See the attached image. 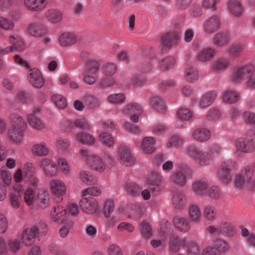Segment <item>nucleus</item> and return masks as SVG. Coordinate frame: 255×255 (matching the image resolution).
Segmentation results:
<instances>
[{"label":"nucleus","instance_id":"nucleus-1","mask_svg":"<svg viewBox=\"0 0 255 255\" xmlns=\"http://www.w3.org/2000/svg\"><path fill=\"white\" fill-rule=\"evenodd\" d=\"M10 127L8 135L9 139L16 143H20L23 139L24 132L26 128V123L18 114H12L9 116Z\"/></svg>","mask_w":255,"mask_h":255},{"label":"nucleus","instance_id":"nucleus-2","mask_svg":"<svg viewBox=\"0 0 255 255\" xmlns=\"http://www.w3.org/2000/svg\"><path fill=\"white\" fill-rule=\"evenodd\" d=\"M81 158L83 160L87 166L95 171L103 173L106 170L107 165L105 158L99 155L91 153L90 151L81 149L79 151Z\"/></svg>","mask_w":255,"mask_h":255},{"label":"nucleus","instance_id":"nucleus-3","mask_svg":"<svg viewBox=\"0 0 255 255\" xmlns=\"http://www.w3.org/2000/svg\"><path fill=\"white\" fill-rule=\"evenodd\" d=\"M187 153L199 167H206L210 165L213 162L212 156L208 151L200 150L194 145L187 147Z\"/></svg>","mask_w":255,"mask_h":255},{"label":"nucleus","instance_id":"nucleus-4","mask_svg":"<svg viewBox=\"0 0 255 255\" xmlns=\"http://www.w3.org/2000/svg\"><path fill=\"white\" fill-rule=\"evenodd\" d=\"M48 231L47 226L43 222H37L31 228H28L23 232L21 240L26 246H29L32 244V240L37 235H43Z\"/></svg>","mask_w":255,"mask_h":255},{"label":"nucleus","instance_id":"nucleus-5","mask_svg":"<svg viewBox=\"0 0 255 255\" xmlns=\"http://www.w3.org/2000/svg\"><path fill=\"white\" fill-rule=\"evenodd\" d=\"M235 184L241 187L244 185L253 188L255 187V177L250 167L246 166L238 173L235 177Z\"/></svg>","mask_w":255,"mask_h":255},{"label":"nucleus","instance_id":"nucleus-6","mask_svg":"<svg viewBox=\"0 0 255 255\" xmlns=\"http://www.w3.org/2000/svg\"><path fill=\"white\" fill-rule=\"evenodd\" d=\"M48 186L50 191L56 200V202H61L63 200V197L68 192L65 182L61 179L54 178L49 181Z\"/></svg>","mask_w":255,"mask_h":255},{"label":"nucleus","instance_id":"nucleus-7","mask_svg":"<svg viewBox=\"0 0 255 255\" xmlns=\"http://www.w3.org/2000/svg\"><path fill=\"white\" fill-rule=\"evenodd\" d=\"M191 172L190 166L186 164L179 165V170L172 172L170 175V181L178 185L184 186L187 183V178Z\"/></svg>","mask_w":255,"mask_h":255},{"label":"nucleus","instance_id":"nucleus-8","mask_svg":"<svg viewBox=\"0 0 255 255\" xmlns=\"http://www.w3.org/2000/svg\"><path fill=\"white\" fill-rule=\"evenodd\" d=\"M237 166V163L234 159H230L222 162L218 171L219 178L225 184L229 183L232 179L230 169L234 168Z\"/></svg>","mask_w":255,"mask_h":255},{"label":"nucleus","instance_id":"nucleus-9","mask_svg":"<svg viewBox=\"0 0 255 255\" xmlns=\"http://www.w3.org/2000/svg\"><path fill=\"white\" fill-rule=\"evenodd\" d=\"M255 67L254 65L249 64L239 66L233 72L231 76L232 81L236 82H241L254 74Z\"/></svg>","mask_w":255,"mask_h":255},{"label":"nucleus","instance_id":"nucleus-10","mask_svg":"<svg viewBox=\"0 0 255 255\" xmlns=\"http://www.w3.org/2000/svg\"><path fill=\"white\" fill-rule=\"evenodd\" d=\"M235 152L239 155L251 153L255 151V146L250 139L241 137L235 141Z\"/></svg>","mask_w":255,"mask_h":255},{"label":"nucleus","instance_id":"nucleus-11","mask_svg":"<svg viewBox=\"0 0 255 255\" xmlns=\"http://www.w3.org/2000/svg\"><path fill=\"white\" fill-rule=\"evenodd\" d=\"M143 112L142 107L137 103H130L126 105L123 110V114L129 116L130 120L134 123L139 121V116Z\"/></svg>","mask_w":255,"mask_h":255},{"label":"nucleus","instance_id":"nucleus-12","mask_svg":"<svg viewBox=\"0 0 255 255\" xmlns=\"http://www.w3.org/2000/svg\"><path fill=\"white\" fill-rule=\"evenodd\" d=\"M162 179L160 175L155 172H151L144 182V186L148 187L155 195L160 193Z\"/></svg>","mask_w":255,"mask_h":255},{"label":"nucleus","instance_id":"nucleus-13","mask_svg":"<svg viewBox=\"0 0 255 255\" xmlns=\"http://www.w3.org/2000/svg\"><path fill=\"white\" fill-rule=\"evenodd\" d=\"M118 158L121 164L126 167H130L135 164V158L128 148L124 145L118 147Z\"/></svg>","mask_w":255,"mask_h":255},{"label":"nucleus","instance_id":"nucleus-14","mask_svg":"<svg viewBox=\"0 0 255 255\" xmlns=\"http://www.w3.org/2000/svg\"><path fill=\"white\" fill-rule=\"evenodd\" d=\"M79 206L82 211L85 213L93 214L98 211L99 203L94 198L83 197L79 202Z\"/></svg>","mask_w":255,"mask_h":255},{"label":"nucleus","instance_id":"nucleus-15","mask_svg":"<svg viewBox=\"0 0 255 255\" xmlns=\"http://www.w3.org/2000/svg\"><path fill=\"white\" fill-rule=\"evenodd\" d=\"M41 111L40 107H34L33 111L27 117L29 124L34 128L38 130H41L45 127V124L38 117Z\"/></svg>","mask_w":255,"mask_h":255},{"label":"nucleus","instance_id":"nucleus-16","mask_svg":"<svg viewBox=\"0 0 255 255\" xmlns=\"http://www.w3.org/2000/svg\"><path fill=\"white\" fill-rule=\"evenodd\" d=\"M50 217L53 222L58 224H63L68 221L67 211L61 205H57L52 209Z\"/></svg>","mask_w":255,"mask_h":255},{"label":"nucleus","instance_id":"nucleus-17","mask_svg":"<svg viewBox=\"0 0 255 255\" xmlns=\"http://www.w3.org/2000/svg\"><path fill=\"white\" fill-rule=\"evenodd\" d=\"M26 32L30 36L42 37L47 35L49 30L40 22H32L28 25Z\"/></svg>","mask_w":255,"mask_h":255},{"label":"nucleus","instance_id":"nucleus-18","mask_svg":"<svg viewBox=\"0 0 255 255\" xmlns=\"http://www.w3.org/2000/svg\"><path fill=\"white\" fill-rule=\"evenodd\" d=\"M40 166L47 176L53 177L57 174L58 169L56 164L49 158L42 159L40 162Z\"/></svg>","mask_w":255,"mask_h":255},{"label":"nucleus","instance_id":"nucleus-19","mask_svg":"<svg viewBox=\"0 0 255 255\" xmlns=\"http://www.w3.org/2000/svg\"><path fill=\"white\" fill-rule=\"evenodd\" d=\"M220 26L221 20L220 17L217 15H213L205 20L203 24V29L207 33H213L218 30Z\"/></svg>","mask_w":255,"mask_h":255},{"label":"nucleus","instance_id":"nucleus-20","mask_svg":"<svg viewBox=\"0 0 255 255\" xmlns=\"http://www.w3.org/2000/svg\"><path fill=\"white\" fill-rule=\"evenodd\" d=\"M191 138L197 141L203 142L209 140L211 137V131L208 128L200 127L192 129Z\"/></svg>","mask_w":255,"mask_h":255},{"label":"nucleus","instance_id":"nucleus-21","mask_svg":"<svg viewBox=\"0 0 255 255\" xmlns=\"http://www.w3.org/2000/svg\"><path fill=\"white\" fill-rule=\"evenodd\" d=\"M27 78L30 84L37 88H41L44 84V79L40 71L36 68L28 71Z\"/></svg>","mask_w":255,"mask_h":255},{"label":"nucleus","instance_id":"nucleus-22","mask_svg":"<svg viewBox=\"0 0 255 255\" xmlns=\"http://www.w3.org/2000/svg\"><path fill=\"white\" fill-rule=\"evenodd\" d=\"M188 243V238L186 237L179 240L176 235L171 234L169 236V249L173 252H179L182 248L186 247Z\"/></svg>","mask_w":255,"mask_h":255},{"label":"nucleus","instance_id":"nucleus-23","mask_svg":"<svg viewBox=\"0 0 255 255\" xmlns=\"http://www.w3.org/2000/svg\"><path fill=\"white\" fill-rule=\"evenodd\" d=\"M22 191V187L19 184L14 185L10 191L9 201L11 206L14 209H18L20 207V198Z\"/></svg>","mask_w":255,"mask_h":255},{"label":"nucleus","instance_id":"nucleus-24","mask_svg":"<svg viewBox=\"0 0 255 255\" xmlns=\"http://www.w3.org/2000/svg\"><path fill=\"white\" fill-rule=\"evenodd\" d=\"M210 182L207 178H202L192 184V189L194 193L198 196H202L207 192V188Z\"/></svg>","mask_w":255,"mask_h":255},{"label":"nucleus","instance_id":"nucleus-25","mask_svg":"<svg viewBox=\"0 0 255 255\" xmlns=\"http://www.w3.org/2000/svg\"><path fill=\"white\" fill-rule=\"evenodd\" d=\"M11 45L9 46L10 52H13L14 50L19 52L23 51L25 48V44L23 38L16 33H13L8 37Z\"/></svg>","mask_w":255,"mask_h":255},{"label":"nucleus","instance_id":"nucleus-26","mask_svg":"<svg viewBox=\"0 0 255 255\" xmlns=\"http://www.w3.org/2000/svg\"><path fill=\"white\" fill-rule=\"evenodd\" d=\"M78 36L73 32L66 31L61 33L58 38L60 45L63 47L71 46L77 43Z\"/></svg>","mask_w":255,"mask_h":255},{"label":"nucleus","instance_id":"nucleus-27","mask_svg":"<svg viewBox=\"0 0 255 255\" xmlns=\"http://www.w3.org/2000/svg\"><path fill=\"white\" fill-rule=\"evenodd\" d=\"M23 5L28 10L37 12L45 9L47 2L46 0H23Z\"/></svg>","mask_w":255,"mask_h":255},{"label":"nucleus","instance_id":"nucleus-28","mask_svg":"<svg viewBox=\"0 0 255 255\" xmlns=\"http://www.w3.org/2000/svg\"><path fill=\"white\" fill-rule=\"evenodd\" d=\"M175 227L182 233L189 231L191 228L190 221L188 218L180 215L176 216L173 219Z\"/></svg>","mask_w":255,"mask_h":255},{"label":"nucleus","instance_id":"nucleus-29","mask_svg":"<svg viewBox=\"0 0 255 255\" xmlns=\"http://www.w3.org/2000/svg\"><path fill=\"white\" fill-rule=\"evenodd\" d=\"M145 211V206L143 203H135L130 206L128 212V217L134 220H139L142 217Z\"/></svg>","mask_w":255,"mask_h":255},{"label":"nucleus","instance_id":"nucleus-30","mask_svg":"<svg viewBox=\"0 0 255 255\" xmlns=\"http://www.w3.org/2000/svg\"><path fill=\"white\" fill-rule=\"evenodd\" d=\"M216 51L215 49L207 47L203 49L196 56V60L201 63H206L211 61L216 55Z\"/></svg>","mask_w":255,"mask_h":255},{"label":"nucleus","instance_id":"nucleus-31","mask_svg":"<svg viewBox=\"0 0 255 255\" xmlns=\"http://www.w3.org/2000/svg\"><path fill=\"white\" fill-rule=\"evenodd\" d=\"M156 140L153 137H144L141 143L142 151L145 154H152L155 149Z\"/></svg>","mask_w":255,"mask_h":255},{"label":"nucleus","instance_id":"nucleus-32","mask_svg":"<svg viewBox=\"0 0 255 255\" xmlns=\"http://www.w3.org/2000/svg\"><path fill=\"white\" fill-rule=\"evenodd\" d=\"M213 43L217 48H222L226 45L230 40V34L227 32H219L213 38Z\"/></svg>","mask_w":255,"mask_h":255},{"label":"nucleus","instance_id":"nucleus-33","mask_svg":"<svg viewBox=\"0 0 255 255\" xmlns=\"http://www.w3.org/2000/svg\"><path fill=\"white\" fill-rule=\"evenodd\" d=\"M37 204L43 208H47L50 204V198L48 191L44 188L39 189L36 198Z\"/></svg>","mask_w":255,"mask_h":255},{"label":"nucleus","instance_id":"nucleus-34","mask_svg":"<svg viewBox=\"0 0 255 255\" xmlns=\"http://www.w3.org/2000/svg\"><path fill=\"white\" fill-rule=\"evenodd\" d=\"M75 139L77 142L87 145H92L96 142V139L93 135L83 131L75 134Z\"/></svg>","mask_w":255,"mask_h":255},{"label":"nucleus","instance_id":"nucleus-35","mask_svg":"<svg viewBox=\"0 0 255 255\" xmlns=\"http://www.w3.org/2000/svg\"><path fill=\"white\" fill-rule=\"evenodd\" d=\"M218 94V92L216 90L210 91L207 92L201 97L200 101V106L203 108L209 107L216 99Z\"/></svg>","mask_w":255,"mask_h":255},{"label":"nucleus","instance_id":"nucleus-36","mask_svg":"<svg viewBox=\"0 0 255 255\" xmlns=\"http://www.w3.org/2000/svg\"><path fill=\"white\" fill-rule=\"evenodd\" d=\"M32 153L37 156H46L49 153V149L47 143L44 141L34 144L31 147Z\"/></svg>","mask_w":255,"mask_h":255},{"label":"nucleus","instance_id":"nucleus-37","mask_svg":"<svg viewBox=\"0 0 255 255\" xmlns=\"http://www.w3.org/2000/svg\"><path fill=\"white\" fill-rule=\"evenodd\" d=\"M45 17L48 22L56 24L62 19V14L60 11L56 9H49L45 13Z\"/></svg>","mask_w":255,"mask_h":255},{"label":"nucleus","instance_id":"nucleus-38","mask_svg":"<svg viewBox=\"0 0 255 255\" xmlns=\"http://www.w3.org/2000/svg\"><path fill=\"white\" fill-rule=\"evenodd\" d=\"M172 203L177 209L183 208L187 203L185 196L180 191L174 192L172 197Z\"/></svg>","mask_w":255,"mask_h":255},{"label":"nucleus","instance_id":"nucleus-39","mask_svg":"<svg viewBox=\"0 0 255 255\" xmlns=\"http://www.w3.org/2000/svg\"><path fill=\"white\" fill-rule=\"evenodd\" d=\"M228 7L230 12L234 16L239 17L243 13V6L238 0H230Z\"/></svg>","mask_w":255,"mask_h":255},{"label":"nucleus","instance_id":"nucleus-40","mask_svg":"<svg viewBox=\"0 0 255 255\" xmlns=\"http://www.w3.org/2000/svg\"><path fill=\"white\" fill-rule=\"evenodd\" d=\"M229 65V62L224 59H217L215 60L211 66L210 70L215 72H222L225 71Z\"/></svg>","mask_w":255,"mask_h":255},{"label":"nucleus","instance_id":"nucleus-41","mask_svg":"<svg viewBox=\"0 0 255 255\" xmlns=\"http://www.w3.org/2000/svg\"><path fill=\"white\" fill-rule=\"evenodd\" d=\"M184 77L187 82L193 83L199 78V72L196 68L188 67L185 70Z\"/></svg>","mask_w":255,"mask_h":255},{"label":"nucleus","instance_id":"nucleus-42","mask_svg":"<svg viewBox=\"0 0 255 255\" xmlns=\"http://www.w3.org/2000/svg\"><path fill=\"white\" fill-rule=\"evenodd\" d=\"M224 103L228 104H234L238 101L239 95L236 92L233 90L225 91L222 96Z\"/></svg>","mask_w":255,"mask_h":255},{"label":"nucleus","instance_id":"nucleus-43","mask_svg":"<svg viewBox=\"0 0 255 255\" xmlns=\"http://www.w3.org/2000/svg\"><path fill=\"white\" fill-rule=\"evenodd\" d=\"M37 193L35 190H32L30 188H26L23 192V201L28 206L34 205L36 201Z\"/></svg>","mask_w":255,"mask_h":255},{"label":"nucleus","instance_id":"nucleus-44","mask_svg":"<svg viewBox=\"0 0 255 255\" xmlns=\"http://www.w3.org/2000/svg\"><path fill=\"white\" fill-rule=\"evenodd\" d=\"M99 138L102 143L107 147H112L115 145V139L111 133L102 132L99 134Z\"/></svg>","mask_w":255,"mask_h":255},{"label":"nucleus","instance_id":"nucleus-45","mask_svg":"<svg viewBox=\"0 0 255 255\" xmlns=\"http://www.w3.org/2000/svg\"><path fill=\"white\" fill-rule=\"evenodd\" d=\"M188 215L192 222L199 223L201 219L200 207L196 205H191L188 210Z\"/></svg>","mask_w":255,"mask_h":255},{"label":"nucleus","instance_id":"nucleus-46","mask_svg":"<svg viewBox=\"0 0 255 255\" xmlns=\"http://www.w3.org/2000/svg\"><path fill=\"white\" fill-rule=\"evenodd\" d=\"M71 144L66 138L58 137L56 139V146L57 150L62 153H65L70 150Z\"/></svg>","mask_w":255,"mask_h":255},{"label":"nucleus","instance_id":"nucleus-47","mask_svg":"<svg viewBox=\"0 0 255 255\" xmlns=\"http://www.w3.org/2000/svg\"><path fill=\"white\" fill-rule=\"evenodd\" d=\"M0 177L5 186H8L11 183V173L4 165H2L0 168Z\"/></svg>","mask_w":255,"mask_h":255},{"label":"nucleus","instance_id":"nucleus-48","mask_svg":"<svg viewBox=\"0 0 255 255\" xmlns=\"http://www.w3.org/2000/svg\"><path fill=\"white\" fill-rule=\"evenodd\" d=\"M14 21L10 18L0 16V28L6 31H11L15 27Z\"/></svg>","mask_w":255,"mask_h":255},{"label":"nucleus","instance_id":"nucleus-49","mask_svg":"<svg viewBox=\"0 0 255 255\" xmlns=\"http://www.w3.org/2000/svg\"><path fill=\"white\" fill-rule=\"evenodd\" d=\"M150 105L152 107L160 113L165 111V107L163 102L159 97L154 96L150 99Z\"/></svg>","mask_w":255,"mask_h":255},{"label":"nucleus","instance_id":"nucleus-50","mask_svg":"<svg viewBox=\"0 0 255 255\" xmlns=\"http://www.w3.org/2000/svg\"><path fill=\"white\" fill-rule=\"evenodd\" d=\"M56 162L59 170L65 175L70 173V167L67 160L63 157H58Z\"/></svg>","mask_w":255,"mask_h":255},{"label":"nucleus","instance_id":"nucleus-51","mask_svg":"<svg viewBox=\"0 0 255 255\" xmlns=\"http://www.w3.org/2000/svg\"><path fill=\"white\" fill-rule=\"evenodd\" d=\"M203 214L206 220L210 221L214 220L216 217V209L213 205L211 204L207 205L203 210Z\"/></svg>","mask_w":255,"mask_h":255},{"label":"nucleus","instance_id":"nucleus-52","mask_svg":"<svg viewBox=\"0 0 255 255\" xmlns=\"http://www.w3.org/2000/svg\"><path fill=\"white\" fill-rule=\"evenodd\" d=\"M14 181L16 183H21L23 180L27 179V177L24 170L23 165L21 167L17 168L14 172L13 174Z\"/></svg>","mask_w":255,"mask_h":255},{"label":"nucleus","instance_id":"nucleus-53","mask_svg":"<svg viewBox=\"0 0 255 255\" xmlns=\"http://www.w3.org/2000/svg\"><path fill=\"white\" fill-rule=\"evenodd\" d=\"M175 64V59L172 57H168L162 59L159 63V67L162 70H168L172 69Z\"/></svg>","mask_w":255,"mask_h":255},{"label":"nucleus","instance_id":"nucleus-54","mask_svg":"<svg viewBox=\"0 0 255 255\" xmlns=\"http://www.w3.org/2000/svg\"><path fill=\"white\" fill-rule=\"evenodd\" d=\"M184 143L183 138L179 135H172L169 139V141L166 143V147L169 149L173 146L180 147Z\"/></svg>","mask_w":255,"mask_h":255},{"label":"nucleus","instance_id":"nucleus-55","mask_svg":"<svg viewBox=\"0 0 255 255\" xmlns=\"http://www.w3.org/2000/svg\"><path fill=\"white\" fill-rule=\"evenodd\" d=\"M179 39V36L175 33H169L164 35L162 38V41L164 45L170 46Z\"/></svg>","mask_w":255,"mask_h":255},{"label":"nucleus","instance_id":"nucleus-56","mask_svg":"<svg viewBox=\"0 0 255 255\" xmlns=\"http://www.w3.org/2000/svg\"><path fill=\"white\" fill-rule=\"evenodd\" d=\"M222 113L220 110L217 108H212L208 111L206 118L209 121L215 122L220 119Z\"/></svg>","mask_w":255,"mask_h":255},{"label":"nucleus","instance_id":"nucleus-57","mask_svg":"<svg viewBox=\"0 0 255 255\" xmlns=\"http://www.w3.org/2000/svg\"><path fill=\"white\" fill-rule=\"evenodd\" d=\"M177 114L179 119L185 121H189L193 116L192 110L184 108H180Z\"/></svg>","mask_w":255,"mask_h":255},{"label":"nucleus","instance_id":"nucleus-58","mask_svg":"<svg viewBox=\"0 0 255 255\" xmlns=\"http://www.w3.org/2000/svg\"><path fill=\"white\" fill-rule=\"evenodd\" d=\"M222 234H226L229 236L233 235L234 227L231 223L223 221L219 225Z\"/></svg>","mask_w":255,"mask_h":255},{"label":"nucleus","instance_id":"nucleus-59","mask_svg":"<svg viewBox=\"0 0 255 255\" xmlns=\"http://www.w3.org/2000/svg\"><path fill=\"white\" fill-rule=\"evenodd\" d=\"M140 230L141 235L145 238H149L152 234L150 226L145 221H142L141 223Z\"/></svg>","mask_w":255,"mask_h":255},{"label":"nucleus","instance_id":"nucleus-60","mask_svg":"<svg viewBox=\"0 0 255 255\" xmlns=\"http://www.w3.org/2000/svg\"><path fill=\"white\" fill-rule=\"evenodd\" d=\"M230 53L234 56H240L244 55L243 46L240 43L232 45L229 48Z\"/></svg>","mask_w":255,"mask_h":255},{"label":"nucleus","instance_id":"nucleus-61","mask_svg":"<svg viewBox=\"0 0 255 255\" xmlns=\"http://www.w3.org/2000/svg\"><path fill=\"white\" fill-rule=\"evenodd\" d=\"M101 189L97 186H92L87 188L82 191V195L86 196L88 195L92 196H99L102 194Z\"/></svg>","mask_w":255,"mask_h":255},{"label":"nucleus","instance_id":"nucleus-62","mask_svg":"<svg viewBox=\"0 0 255 255\" xmlns=\"http://www.w3.org/2000/svg\"><path fill=\"white\" fill-rule=\"evenodd\" d=\"M74 124L76 127L80 128L89 130L92 128V126L89 121L84 118L76 119L74 122Z\"/></svg>","mask_w":255,"mask_h":255},{"label":"nucleus","instance_id":"nucleus-63","mask_svg":"<svg viewBox=\"0 0 255 255\" xmlns=\"http://www.w3.org/2000/svg\"><path fill=\"white\" fill-rule=\"evenodd\" d=\"M115 209V204L113 199L107 200L104 207V212L105 215L107 218H110L111 214L114 212Z\"/></svg>","mask_w":255,"mask_h":255},{"label":"nucleus","instance_id":"nucleus-64","mask_svg":"<svg viewBox=\"0 0 255 255\" xmlns=\"http://www.w3.org/2000/svg\"><path fill=\"white\" fill-rule=\"evenodd\" d=\"M126 190L132 196H136L139 194L141 188L133 183H128L126 185Z\"/></svg>","mask_w":255,"mask_h":255}]
</instances>
